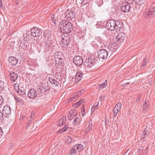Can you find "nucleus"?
I'll return each instance as SVG.
<instances>
[{
	"instance_id": "nucleus-55",
	"label": "nucleus",
	"mask_w": 155,
	"mask_h": 155,
	"mask_svg": "<svg viewBox=\"0 0 155 155\" xmlns=\"http://www.w3.org/2000/svg\"><path fill=\"white\" fill-rule=\"evenodd\" d=\"M84 100H81L77 102L78 103V105H79L80 104H81L82 101H83Z\"/></svg>"
},
{
	"instance_id": "nucleus-57",
	"label": "nucleus",
	"mask_w": 155,
	"mask_h": 155,
	"mask_svg": "<svg viewBox=\"0 0 155 155\" xmlns=\"http://www.w3.org/2000/svg\"><path fill=\"white\" fill-rule=\"evenodd\" d=\"M58 57H61L62 58V56H61V54H59L58 55Z\"/></svg>"
},
{
	"instance_id": "nucleus-59",
	"label": "nucleus",
	"mask_w": 155,
	"mask_h": 155,
	"mask_svg": "<svg viewBox=\"0 0 155 155\" xmlns=\"http://www.w3.org/2000/svg\"><path fill=\"white\" fill-rule=\"evenodd\" d=\"M48 34H46L45 35V37L46 38H48Z\"/></svg>"
},
{
	"instance_id": "nucleus-60",
	"label": "nucleus",
	"mask_w": 155,
	"mask_h": 155,
	"mask_svg": "<svg viewBox=\"0 0 155 155\" xmlns=\"http://www.w3.org/2000/svg\"><path fill=\"white\" fill-rule=\"evenodd\" d=\"M129 84V83H125L124 84V85L125 86V85H127V84Z\"/></svg>"
},
{
	"instance_id": "nucleus-63",
	"label": "nucleus",
	"mask_w": 155,
	"mask_h": 155,
	"mask_svg": "<svg viewBox=\"0 0 155 155\" xmlns=\"http://www.w3.org/2000/svg\"><path fill=\"white\" fill-rule=\"evenodd\" d=\"M21 117H22V119L23 118H24V117L23 116H22Z\"/></svg>"
},
{
	"instance_id": "nucleus-9",
	"label": "nucleus",
	"mask_w": 155,
	"mask_h": 155,
	"mask_svg": "<svg viewBox=\"0 0 155 155\" xmlns=\"http://www.w3.org/2000/svg\"><path fill=\"white\" fill-rule=\"evenodd\" d=\"M126 35L124 33L120 32L118 34L116 37V40L120 42H123L126 39Z\"/></svg>"
},
{
	"instance_id": "nucleus-28",
	"label": "nucleus",
	"mask_w": 155,
	"mask_h": 155,
	"mask_svg": "<svg viewBox=\"0 0 155 155\" xmlns=\"http://www.w3.org/2000/svg\"><path fill=\"white\" fill-rule=\"evenodd\" d=\"M79 96L78 95L77 93H76L72 97H71L69 99V102L72 101L78 98Z\"/></svg>"
},
{
	"instance_id": "nucleus-23",
	"label": "nucleus",
	"mask_w": 155,
	"mask_h": 155,
	"mask_svg": "<svg viewBox=\"0 0 155 155\" xmlns=\"http://www.w3.org/2000/svg\"><path fill=\"white\" fill-rule=\"evenodd\" d=\"M66 121V117L63 116L61 118L58 120L57 125L58 126H61L65 123Z\"/></svg>"
},
{
	"instance_id": "nucleus-39",
	"label": "nucleus",
	"mask_w": 155,
	"mask_h": 155,
	"mask_svg": "<svg viewBox=\"0 0 155 155\" xmlns=\"http://www.w3.org/2000/svg\"><path fill=\"white\" fill-rule=\"evenodd\" d=\"M144 148L143 147H141L139 149L138 152V155H141V153L142 152V151Z\"/></svg>"
},
{
	"instance_id": "nucleus-10",
	"label": "nucleus",
	"mask_w": 155,
	"mask_h": 155,
	"mask_svg": "<svg viewBox=\"0 0 155 155\" xmlns=\"http://www.w3.org/2000/svg\"><path fill=\"white\" fill-rule=\"evenodd\" d=\"M74 63L78 66L81 65L83 63V59L81 57L79 56H76L73 58Z\"/></svg>"
},
{
	"instance_id": "nucleus-31",
	"label": "nucleus",
	"mask_w": 155,
	"mask_h": 155,
	"mask_svg": "<svg viewBox=\"0 0 155 155\" xmlns=\"http://www.w3.org/2000/svg\"><path fill=\"white\" fill-rule=\"evenodd\" d=\"M107 80H106L105 82H104V83L99 85L98 86V88L100 89H102V87H105L107 86Z\"/></svg>"
},
{
	"instance_id": "nucleus-3",
	"label": "nucleus",
	"mask_w": 155,
	"mask_h": 155,
	"mask_svg": "<svg viewBox=\"0 0 155 155\" xmlns=\"http://www.w3.org/2000/svg\"><path fill=\"white\" fill-rule=\"evenodd\" d=\"M61 38L62 49L64 51L68 52L70 50L69 44L70 38L68 34H63L61 35Z\"/></svg>"
},
{
	"instance_id": "nucleus-4",
	"label": "nucleus",
	"mask_w": 155,
	"mask_h": 155,
	"mask_svg": "<svg viewBox=\"0 0 155 155\" xmlns=\"http://www.w3.org/2000/svg\"><path fill=\"white\" fill-rule=\"evenodd\" d=\"M83 148L84 147L82 144H76L70 149L69 151V154L70 155H72L73 154H75L77 151L78 152H80Z\"/></svg>"
},
{
	"instance_id": "nucleus-33",
	"label": "nucleus",
	"mask_w": 155,
	"mask_h": 155,
	"mask_svg": "<svg viewBox=\"0 0 155 155\" xmlns=\"http://www.w3.org/2000/svg\"><path fill=\"white\" fill-rule=\"evenodd\" d=\"M4 82L0 80V91H3L4 89Z\"/></svg>"
},
{
	"instance_id": "nucleus-47",
	"label": "nucleus",
	"mask_w": 155,
	"mask_h": 155,
	"mask_svg": "<svg viewBox=\"0 0 155 155\" xmlns=\"http://www.w3.org/2000/svg\"><path fill=\"white\" fill-rule=\"evenodd\" d=\"M104 98V96H101L99 97V101H102Z\"/></svg>"
},
{
	"instance_id": "nucleus-64",
	"label": "nucleus",
	"mask_w": 155,
	"mask_h": 155,
	"mask_svg": "<svg viewBox=\"0 0 155 155\" xmlns=\"http://www.w3.org/2000/svg\"><path fill=\"white\" fill-rule=\"evenodd\" d=\"M81 4H83V3H82V2L81 3Z\"/></svg>"
},
{
	"instance_id": "nucleus-62",
	"label": "nucleus",
	"mask_w": 155,
	"mask_h": 155,
	"mask_svg": "<svg viewBox=\"0 0 155 155\" xmlns=\"http://www.w3.org/2000/svg\"><path fill=\"white\" fill-rule=\"evenodd\" d=\"M16 87H17V85H16ZM16 87V88H15V89H17V87Z\"/></svg>"
},
{
	"instance_id": "nucleus-58",
	"label": "nucleus",
	"mask_w": 155,
	"mask_h": 155,
	"mask_svg": "<svg viewBox=\"0 0 155 155\" xmlns=\"http://www.w3.org/2000/svg\"><path fill=\"white\" fill-rule=\"evenodd\" d=\"M147 148H146L145 149V151L146 152V153H147Z\"/></svg>"
},
{
	"instance_id": "nucleus-21",
	"label": "nucleus",
	"mask_w": 155,
	"mask_h": 155,
	"mask_svg": "<svg viewBox=\"0 0 155 155\" xmlns=\"http://www.w3.org/2000/svg\"><path fill=\"white\" fill-rule=\"evenodd\" d=\"M149 102L148 100H146L143 102V107L144 112H146L149 108Z\"/></svg>"
},
{
	"instance_id": "nucleus-24",
	"label": "nucleus",
	"mask_w": 155,
	"mask_h": 155,
	"mask_svg": "<svg viewBox=\"0 0 155 155\" xmlns=\"http://www.w3.org/2000/svg\"><path fill=\"white\" fill-rule=\"evenodd\" d=\"M109 49L110 50L114 51L117 48V45L116 43H114L110 45L108 47Z\"/></svg>"
},
{
	"instance_id": "nucleus-44",
	"label": "nucleus",
	"mask_w": 155,
	"mask_h": 155,
	"mask_svg": "<svg viewBox=\"0 0 155 155\" xmlns=\"http://www.w3.org/2000/svg\"><path fill=\"white\" fill-rule=\"evenodd\" d=\"M97 40L100 43V44L103 43V40L102 39H101L100 37L97 38Z\"/></svg>"
},
{
	"instance_id": "nucleus-49",
	"label": "nucleus",
	"mask_w": 155,
	"mask_h": 155,
	"mask_svg": "<svg viewBox=\"0 0 155 155\" xmlns=\"http://www.w3.org/2000/svg\"><path fill=\"white\" fill-rule=\"evenodd\" d=\"M34 114H35V112L34 111H33L31 112V119H32L33 118V117H34Z\"/></svg>"
},
{
	"instance_id": "nucleus-40",
	"label": "nucleus",
	"mask_w": 155,
	"mask_h": 155,
	"mask_svg": "<svg viewBox=\"0 0 155 155\" xmlns=\"http://www.w3.org/2000/svg\"><path fill=\"white\" fill-rule=\"evenodd\" d=\"M147 61L146 58L144 59L142 65V66L144 67L146 65Z\"/></svg>"
},
{
	"instance_id": "nucleus-14",
	"label": "nucleus",
	"mask_w": 155,
	"mask_h": 155,
	"mask_svg": "<svg viewBox=\"0 0 155 155\" xmlns=\"http://www.w3.org/2000/svg\"><path fill=\"white\" fill-rule=\"evenodd\" d=\"M2 113L4 114H5L6 116L10 115L11 113L10 107L7 105H5L3 108Z\"/></svg>"
},
{
	"instance_id": "nucleus-11",
	"label": "nucleus",
	"mask_w": 155,
	"mask_h": 155,
	"mask_svg": "<svg viewBox=\"0 0 155 155\" xmlns=\"http://www.w3.org/2000/svg\"><path fill=\"white\" fill-rule=\"evenodd\" d=\"M154 15V13L150 9V8L147 9L143 14L144 17L146 18H150L152 17V16Z\"/></svg>"
},
{
	"instance_id": "nucleus-6",
	"label": "nucleus",
	"mask_w": 155,
	"mask_h": 155,
	"mask_svg": "<svg viewBox=\"0 0 155 155\" xmlns=\"http://www.w3.org/2000/svg\"><path fill=\"white\" fill-rule=\"evenodd\" d=\"M74 10V9L72 8L71 10H67L64 13V16L67 19L70 20L74 18L75 13Z\"/></svg>"
},
{
	"instance_id": "nucleus-2",
	"label": "nucleus",
	"mask_w": 155,
	"mask_h": 155,
	"mask_svg": "<svg viewBox=\"0 0 155 155\" xmlns=\"http://www.w3.org/2000/svg\"><path fill=\"white\" fill-rule=\"evenodd\" d=\"M122 26V22L118 21L116 22L114 20H110L107 21L106 27L110 31L115 30L116 32H118L121 30Z\"/></svg>"
},
{
	"instance_id": "nucleus-51",
	"label": "nucleus",
	"mask_w": 155,
	"mask_h": 155,
	"mask_svg": "<svg viewBox=\"0 0 155 155\" xmlns=\"http://www.w3.org/2000/svg\"><path fill=\"white\" fill-rule=\"evenodd\" d=\"M79 105H78V103L77 102L76 103L73 105V106L74 107H77L79 106Z\"/></svg>"
},
{
	"instance_id": "nucleus-16",
	"label": "nucleus",
	"mask_w": 155,
	"mask_h": 155,
	"mask_svg": "<svg viewBox=\"0 0 155 155\" xmlns=\"http://www.w3.org/2000/svg\"><path fill=\"white\" fill-rule=\"evenodd\" d=\"M94 63L93 60L90 58H88L86 59L84 63V65L85 67H90L94 65Z\"/></svg>"
},
{
	"instance_id": "nucleus-30",
	"label": "nucleus",
	"mask_w": 155,
	"mask_h": 155,
	"mask_svg": "<svg viewBox=\"0 0 155 155\" xmlns=\"http://www.w3.org/2000/svg\"><path fill=\"white\" fill-rule=\"evenodd\" d=\"M68 125H65L63 128L59 130L58 132L57 133L58 134V132L60 133H62L63 132L65 131L68 129Z\"/></svg>"
},
{
	"instance_id": "nucleus-13",
	"label": "nucleus",
	"mask_w": 155,
	"mask_h": 155,
	"mask_svg": "<svg viewBox=\"0 0 155 155\" xmlns=\"http://www.w3.org/2000/svg\"><path fill=\"white\" fill-rule=\"evenodd\" d=\"M130 5L128 3H123L121 6V9L122 11L124 12H128L130 9Z\"/></svg>"
},
{
	"instance_id": "nucleus-32",
	"label": "nucleus",
	"mask_w": 155,
	"mask_h": 155,
	"mask_svg": "<svg viewBox=\"0 0 155 155\" xmlns=\"http://www.w3.org/2000/svg\"><path fill=\"white\" fill-rule=\"evenodd\" d=\"M42 86L44 88L46 91L48 90L49 89V87L48 84L47 83H45L43 84Z\"/></svg>"
},
{
	"instance_id": "nucleus-34",
	"label": "nucleus",
	"mask_w": 155,
	"mask_h": 155,
	"mask_svg": "<svg viewBox=\"0 0 155 155\" xmlns=\"http://www.w3.org/2000/svg\"><path fill=\"white\" fill-rule=\"evenodd\" d=\"M57 18L54 15L52 14L51 15V20L54 23L56 24V22Z\"/></svg>"
},
{
	"instance_id": "nucleus-54",
	"label": "nucleus",
	"mask_w": 155,
	"mask_h": 155,
	"mask_svg": "<svg viewBox=\"0 0 155 155\" xmlns=\"http://www.w3.org/2000/svg\"><path fill=\"white\" fill-rule=\"evenodd\" d=\"M3 134V131L2 128L0 127V136H1Z\"/></svg>"
},
{
	"instance_id": "nucleus-61",
	"label": "nucleus",
	"mask_w": 155,
	"mask_h": 155,
	"mask_svg": "<svg viewBox=\"0 0 155 155\" xmlns=\"http://www.w3.org/2000/svg\"><path fill=\"white\" fill-rule=\"evenodd\" d=\"M16 87H17V85H16ZM16 87V88H15V89H17V87Z\"/></svg>"
},
{
	"instance_id": "nucleus-1",
	"label": "nucleus",
	"mask_w": 155,
	"mask_h": 155,
	"mask_svg": "<svg viewBox=\"0 0 155 155\" xmlns=\"http://www.w3.org/2000/svg\"><path fill=\"white\" fill-rule=\"evenodd\" d=\"M58 28L64 34H68L71 32L73 27L71 22L68 20H64L60 22Z\"/></svg>"
},
{
	"instance_id": "nucleus-52",
	"label": "nucleus",
	"mask_w": 155,
	"mask_h": 155,
	"mask_svg": "<svg viewBox=\"0 0 155 155\" xmlns=\"http://www.w3.org/2000/svg\"><path fill=\"white\" fill-rule=\"evenodd\" d=\"M3 113H2L0 110V120H2L3 119Z\"/></svg>"
},
{
	"instance_id": "nucleus-48",
	"label": "nucleus",
	"mask_w": 155,
	"mask_h": 155,
	"mask_svg": "<svg viewBox=\"0 0 155 155\" xmlns=\"http://www.w3.org/2000/svg\"><path fill=\"white\" fill-rule=\"evenodd\" d=\"M85 109L83 108V110H82L81 111V114H82V115L83 116L84 115H85Z\"/></svg>"
},
{
	"instance_id": "nucleus-53",
	"label": "nucleus",
	"mask_w": 155,
	"mask_h": 155,
	"mask_svg": "<svg viewBox=\"0 0 155 155\" xmlns=\"http://www.w3.org/2000/svg\"><path fill=\"white\" fill-rule=\"evenodd\" d=\"M15 99L16 101L17 102L21 103V102L20 101H21V100H20V99L18 98H17L16 97L15 98Z\"/></svg>"
},
{
	"instance_id": "nucleus-42",
	"label": "nucleus",
	"mask_w": 155,
	"mask_h": 155,
	"mask_svg": "<svg viewBox=\"0 0 155 155\" xmlns=\"http://www.w3.org/2000/svg\"><path fill=\"white\" fill-rule=\"evenodd\" d=\"M92 125L91 124V125H90V123H89V127H87V128H86V131L87 130V131H88L90 130H91L92 129Z\"/></svg>"
},
{
	"instance_id": "nucleus-46",
	"label": "nucleus",
	"mask_w": 155,
	"mask_h": 155,
	"mask_svg": "<svg viewBox=\"0 0 155 155\" xmlns=\"http://www.w3.org/2000/svg\"><path fill=\"white\" fill-rule=\"evenodd\" d=\"M23 40L24 41H27L28 38L26 36H25V35L23 36Z\"/></svg>"
},
{
	"instance_id": "nucleus-25",
	"label": "nucleus",
	"mask_w": 155,
	"mask_h": 155,
	"mask_svg": "<svg viewBox=\"0 0 155 155\" xmlns=\"http://www.w3.org/2000/svg\"><path fill=\"white\" fill-rule=\"evenodd\" d=\"M49 81L51 83L55 85L56 86H58L59 84V83L57 80L52 79V78H49Z\"/></svg>"
},
{
	"instance_id": "nucleus-38",
	"label": "nucleus",
	"mask_w": 155,
	"mask_h": 155,
	"mask_svg": "<svg viewBox=\"0 0 155 155\" xmlns=\"http://www.w3.org/2000/svg\"><path fill=\"white\" fill-rule=\"evenodd\" d=\"M79 119L78 117H76L73 121V125L76 124L77 123L79 122Z\"/></svg>"
},
{
	"instance_id": "nucleus-15",
	"label": "nucleus",
	"mask_w": 155,
	"mask_h": 155,
	"mask_svg": "<svg viewBox=\"0 0 155 155\" xmlns=\"http://www.w3.org/2000/svg\"><path fill=\"white\" fill-rule=\"evenodd\" d=\"M121 106V103L119 102L117 103L115 106L113 110L114 115L115 117L116 116L117 114L120 111Z\"/></svg>"
},
{
	"instance_id": "nucleus-50",
	"label": "nucleus",
	"mask_w": 155,
	"mask_h": 155,
	"mask_svg": "<svg viewBox=\"0 0 155 155\" xmlns=\"http://www.w3.org/2000/svg\"><path fill=\"white\" fill-rule=\"evenodd\" d=\"M83 90H81L79 91L78 92L77 94H78V95L80 96V95L81 94V93L83 92Z\"/></svg>"
},
{
	"instance_id": "nucleus-37",
	"label": "nucleus",
	"mask_w": 155,
	"mask_h": 155,
	"mask_svg": "<svg viewBox=\"0 0 155 155\" xmlns=\"http://www.w3.org/2000/svg\"><path fill=\"white\" fill-rule=\"evenodd\" d=\"M72 141V139L70 137H68L66 139L67 143H71Z\"/></svg>"
},
{
	"instance_id": "nucleus-5",
	"label": "nucleus",
	"mask_w": 155,
	"mask_h": 155,
	"mask_svg": "<svg viewBox=\"0 0 155 155\" xmlns=\"http://www.w3.org/2000/svg\"><path fill=\"white\" fill-rule=\"evenodd\" d=\"M59 54H61V52H56L54 56L56 64H58L59 67H61L64 64L63 59L61 57H58V55Z\"/></svg>"
},
{
	"instance_id": "nucleus-8",
	"label": "nucleus",
	"mask_w": 155,
	"mask_h": 155,
	"mask_svg": "<svg viewBox=\"0 0 155 155\" xmlns=\"http://www.w3.org/2000/svg\"><path fill=\"white\" fill-rule=\"evenodd\" d=\"M98 56L99 58L105 59L108 56V52L105 49H101L98 52Z\"/></svg>"
},
{
	"instance_id": "nucleus-18",
	"label": "nucleus",
	"mask_w": 155,
	"mask_h": 155,
	"mask_svg": "<svg viewBox=\"0 0 155 155\" xmlns=\"http://www.w3.org/2000/svg\"><path fill=\"white\" fill-rule=\"evenodd\" d=\"M77 112L75 110H71L68 114V120H71L73 119L77 114Z\"/></svg>"
},
{
	"instance_id": "nucleus-22",
	"label": "nucleus",
	"mask_w": 155,
	"mask_h": 155,
	"mask_svg": "<svg viewBox=\"0 0 155 155\" xmlns=\"http://www.w3.org/2000/svg\"><path fill=\"white\" fill-rule=\"evenodd\" d=\"M9 76L10 77L11 80L13 81H15L18 77V74L15 73L14 72H11Z\"/></svg>"
},
{
	"instance_id": "nucleus-45",
	"label": "nucleus",
	"mask_w": 155,
	"mask_h": 155,
	"mask_svg": "<svg viewBox=\"0 0 155 155\" xmlns=\"http://www.w3.org/2000/svg\"><path fill=\"white\" fill-rule=\"evenodd\" d=\"M32 119L31 118V119H30L29 120V122H28V124L27 125V126L28 127H29V125L32 123Z\"/></svg>"
},
{
	"instance_id": "nucleus-26",
	"label": "nucleus",
	"mask_w": 155,
	"mask_h": 155,
	"mask_svg": "<svg viewBox=\"0 0 155 155\" xmlns=\"http://www.w3.org/2000/svg\"><path fill=\"white\" fill-rule=\"evenodd\" d=\"M38 91L39 94L43 93L46 92L42 86L39 87L38 89Z\"/></svg>"
},
{
	"instance_id": "nucleus-20",
	"label": "nucleus",
	"mask_w": 155,
	"mask_h": 155,
	"mask_svg": "<svg viewBox=\"0 0 155 155\" xmlns=\"http://www.w3.org/2000/svg\"><path fill=\"white\" fill-rule=\"evenodd\" d=\"M82 73L81 71L77 72L75 78V80L76 81V83L81 81L82 79Z\"/></svg>"
},
{
	"instance_id": "nucleus-7",
	"label": "nucleus",
	"mask_w": 155,
	"mask_h": 155,
	"mask_svg": "<svg viewBox=\"0 0 155 155\" xmlns=\"http://www.w3.org/2000/svg\"><path fill=\"white\" fill-rule=\"evenodd\" d=\"M31 34L34 37H39L41 34V31L39 28L34 27L31 30Z\"/></svg>"
},
{
	"instance_id": "nucleus-27",
	"label": "nucleus",
	"mask_w": 155,
	"mask_h": 155,
	"mask_svg": "<svg viewBox=\"0 0 155 155\" xmlns=\"http://www.w3.org/2000/svg\"><path fill=\"white\" fill-rule=\"evenodd\" d=\"M148 134V133L147 131L146 130V129L145 128L144 130L143 131V133L142 134L141 139H144L145 137H146Z\"/></svg>"
},
{
	"instance_id": "nucleus-56",
	"label": "nucleus",
	"mask_w": 155,
	"mask_h": 155,
	"mask_svg": "<svg viewBox=\"0 0 155 155\" xmlns=\"http://www.w3.org/2000/svg\"><path fill=\"white\" fill-rule=\"evenodd\" d=\"M0 6L2 8V0H0Z\"/></svg>"
},
{
	"instance_id": "nucleus-17",
	"label": "nucleus",
	"mask_w": 155,
	"mask_h": 155,
	"mask_svg": "<svg viewBox=\"0 0 155 155\" xmlns=\"http://www.w3.org/2000/svg\"><path fill=\"white\" fill-rule=\"evenodd\" d=\"M18 60L13 56H11L9 58L8 61L9 64L12 66L15 65L17 63Z\"/></svg>"
},
{
	"instance_id": "nucleus-19",
	"label": "nucleus",
	"mask_w": 155,
	"mask_h": 155,
	"mask_svg": "<svg viewBox=\"0 0 155 155\" xmlns=\"http://www.w3.org/2000/svg\"><path fill=\"white\" fill-rule=\"evenodd\" d=\"M16 85H17L16 87H18V89L17 92L19 93V94L21 95H24L25 94L26 92L25 90V88L23 87H21L17 84H15V87Z\"/></svg>"
},
{
	"instance_id": "nucleus-12",
	"label": "nucleus",
	"mask_w": 155,
	"mask_h": 155,
	"mask_svg": "<svg viewBox=\"0 0 155 155\" xmlns=\"http://www.w3.org/2000/svg\"><path fill=\"white\" fill-rule=\"evenodd\" d=\"M37 94L36 91L33 89H30L28 93V97L31 99H34Z\"/></svg>"
},
{
	"instance_id": "nucleus-36",
	"label": "nucleus",
	"mask_w": 155,
	"mask_h": 155,
	"mask_svg": "<svg viewBox=\"0 0 155 155\" xmlns=\"http://www.w3.org/2000/svg\"><path fill=\"white\" fill-rule=\"evenodd\" d=\"M144 0H135V2L137 4L141 5L143 3Z\"/></svg>"
},
{
	"instance_id": "nucleus-35",
	"label": "nucleus",
	"mask_w": 155,
	"mask_h": 155,
	"mask_svg": "<svg viewBox=\"0 0 155 155\" xmlns=\"http://www.w3.org/2000/svg\"><path fill=\"white\" fill-rule=\"evenodd\" d=\"M141 97V95L140 94L139 95L136 100L135 103L137 105L139 104V102L140 101Z\"/></svg>"
},
{
	"instance_id": "nucleus-41",
	"label": "nucleus",
	"mask_w": 155,
	"mask_h": 155,
	"mask_svg": "<svg viewBox=\"0 0 155 155\" xmlns=\"http://www.w3.org/2000/svg\"><path fill=\"white\" fill-rule=\"evenodd\" d=\"M135 0H125V1L128 3L130 4H132Z\"/></svg>"
},
{
	"instance_id": "nucleus-29",
	"label": "nucleus",
	"mask_w": 155,
	"mask_h": 155,
	"mask_svg": "<svg viewBox=\"0 0 155 155\" xmlns=\"http://www.w3.org/2000/svg\"><path fill=\"white\" fill-rule=\"evenodd\" d=\"M99 104V102L95 103L94 105L91 108V113H94L95 110L97 109V107Z\"/></svg>"
},
{
	"instance_id": "nucleus-43",
	"label": "nucleus",
	"mask_w": 155,
	"mask_h": 155,
	"mask_svg": "<svg viewBox=\"0 0 155 155\" xmlns=\"http://www.w3.org/2000/svg\"><path fill=\"white\" fill-rule=\"evenodd\" d=\"M150 9L154 13V15L155 14V6H153L150 8Z\"/></svg>"
}]
</instances>
